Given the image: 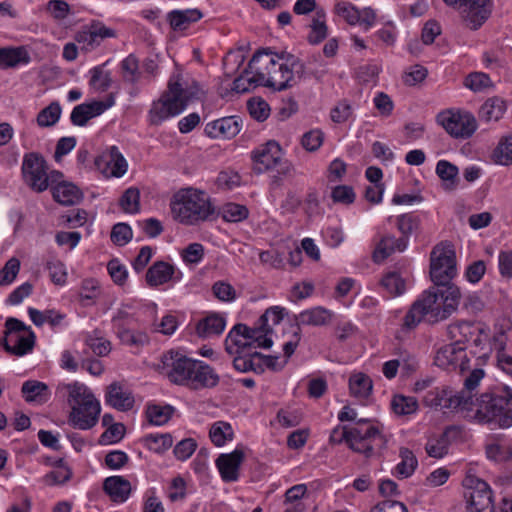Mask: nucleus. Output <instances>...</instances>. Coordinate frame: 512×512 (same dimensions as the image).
I'll return each instance as SVG.
<instances>
[{
    "instance_id": "obj_11",
    "label": "nucleus",
    "mask_w": 512,
    "mask_h": 512,
    "mask_svg": "<svg viewBox=\"0 0 512 512\" xmlns=\"http://www.w3.org/2000/svg\"><path fill=\"white\" fill-rule=\"evenodd\" d=\"M48 165L38 152H29L23 156L22 175L26 184L35 192H43L49 187Z\"/></svg>"
},
{
    "instance_id": "obj_26",
    "label": "nucleus",
    "mask_w": 512,
    "mask_h": 512,
    "mask_svg": "<svg viewBox=\"0 0 512 512\" xmlns=\"http://www.w3.org/2000/svg\"><path fill=\"white\" fill-rule=\"evenodd\" d=\"M174 272L173 265L164 261H157L148 268L145 279L150 287H157L170 281Z\"/></svg>"
},
{
    "instance_id": "obj_43",
    "label": "nucleus",
    "mask_w": 512,
    "mask_h": 512,
    "mask_svg": "<svg viewBox=\"0 0 512 512\" xmlns=\"http://www.w3.org/2000/svg\"><path fill=\"white\" fill-rule=\"evenodd\" d=\"M380 283L391 296L402 295L406 289L405 280L397 272L385 274Z\"/></svg>"
},
{
    "instance_id": "obj_46",
    "label": "nucleus",
    "mask_w": 512,
    "mask_h": 512,
    "mask_svg": "<svg viewBox=\"0 0 512 512\" xmlns=\"http://www.w3.org/2000/svg\"><path fill=\"white\" fill-rule=\"evenodd\" d=\"M23 329H26V325L17 318L10 317L5 322V331L3 337L0 339V345L3 349L12 355V350H9L8 347H12L11 337L15 332H21Z\"/></svg>"
},
{
    "instance_id": "obj_35",
    "label": "nucleus",
    "mask_w": 512,
    "mask_h": 512,
    "mask_svg": "<svg viewBox=\"0 0 512 512\" xmlns=\"http://www.w3.org/2000/svg\"><path fill=\"white\" fill-rule=\"evenodd\" d=\"M392 411L398 416L414 414L418 410V401L415 397L396 394L390 403Z\"/></svg>"
},
{
    "instance_id": "obj_7",
    "label": "nucleus",
    "mask_w": 512,
    "mask_h": 512,
    "mask_svg": "<svg viewBox=\"0 0 512 512\" xmlns=\"http://www.w3.org/2000/svg\"><path fill=\"white\" fill-rule=\"evenodd\" d=\"M269 50H258L249 61V68L252 70L255 64H261L267 71L266 87L274 91H283L295 86L298 83L294 66L291 64L290 55L285 57L277 55L275 59Z\"/></svg>"
},
{
    "instance_id": "obj_29",
    "label": "nucleus",
    "mask_w": 512,
    "mask_h": 512,
    "mask_svg": "<svg viewBox=\"0 0 512 512\" xmlns=\"http://www.w3.org/2000/svg\"><path fill=\"white\" fill-rule=\"evenodd\" d=\"M477 328L472 322L459 321L447 327V335L450 340H453L452 343L465 347V343L476 335Z\"/></svg>"
},
{
    "instance_id": "obj_24",
    "label": "nucleus",
    "mask_w": 512,
    "mask_h": 512,
    "mask_svg": "<svg viewBox=\"0 0 512 512\" xmlns=\"http://www.w3.org/2000/svg\"><path fill=\"white\" fill-rule=\"evenodd\" d=\"M408 241L405 237L395 238L393 235H385L381 238L373 252V261L381 263L394 252H403L407 248Z\"/></svg>"
},
{
    "instance_id": "obj_37",
    "label": "nucleus",
    "mask_w": 512,
    "mask_h": 512,
    "mask_svg": "<svg viewBox=\"0 0 512 512\" xmlns=\"http://www.w3.org/2000/svg\"><path fill=\"white\" fill-rule=\"evenodd\" d=\"M372 388V380L363 373L352 375L349 379L350 393L357 398H367Z\"/></svg>"
},
{
    "instance_id": "obj_54",
    "label": "nucleus",
    "mask_w": 512,
    "mask_h": 512,
    "mask_svg": "<svg viewBox=\"0 0 512 512\" xmlns=\"http://www.w3.org/2000/svg\"><path fill=\"white\" fill-rule=\"evenodd\" d=\"M132 229L126 223H117L111 231V241L118 246L126 245L132 239Z\"/></svg>"
},
{
    "instance_id": "obj_4",
    "label": "nucleus",
    "mask_w": 512,
    "mask_h": 512,
    "mask_svg": "<svg viewBox=\"0 0 512 512\" xmlns=\"http://www.w3.org/2000/svg\"><path fill=\"white\" fill-rule=\"evenodd\" d=\"M170 207L174 219L183 225H199L215 215V207L206 192L192 187L178 190Z\"/></svg>"
},
{
    "instance_id": "obj_15",
    "label": "nucleus",
    "mask_w": 512,
    "mask_h": 512,
    "mask_svg": "<svg viewBox=\"0 0 512 512\" xmlns=\"http://www.w3.org/2000/svg\"><path fill=\"white\" fill-rule=\"evenodd\" d=\"M291 64L294 66L297 80H306L313 78L321 82L327 74V64L322 60L320 54H313L305 62L299 58L290 55Z\"/></svg>"
},
{
    "instance_id": "obj_6",
    "label": "nucleus",
    "mask_w": 512,
    "mask_h": 512,
    "mask_svg": "<svg viewBox=\"0 0 512 512\" xmlns=\"http://www.w3.org/2000/svg\"><path fill=\"white\" fill-rule=\"evenodd\" d=\"M198 92L197 86L195 90L183 88L180 76H172L168 81L167 89L151 105L148 112L150 125H161L167 119L179 115L193 98H197Z\"/></svg>"
},
{
    "instance_id": "obj_19",
    "label": "nucleus",
    "mask_w": 512,
    "mask_h": 512,
    "mask_svg": "<svg viewBox=\"0 0 512 512\" xmlns=\"http://www.w3.org/2000/svg\"><path fill=\"white\" fill-rule=\"evenodd\" d=\"M113 105V101H93L83 103L73 108L70 119L76 126H84L90 119L101 115L106 109Z\"/></svg>"
},
{
    "instance_id": "obj_36",
    "label": "nucleus",
    "mask_w": 512,
    "mask_h": 512,
    "mask_svg": "<svg viewBox=\"0 0 512 512\" xmlns=\"http://www.w3.org/2000/svg\"><path fill=\"white\" fill-rule=\"evenodd\" d=\"M233 367L239 372L253 371L255 373H263V363L257 362V358L254 357V352H245L237 354L233 360Z\"/></svg>"
},
{
    "instance_id": "obj_25",
    "label": "nucleus",
    "mask_w": 512,
    "mask_h": 512,
    "mask_svg": "<svg viewBox=\"0 0 512 512\" xmlns=\"http://www.w3.org/2000/svg\"><path fill=\"white\" fill-rule=\"evenodd\" d=\"M51 191L53 199L65 206L78 204L83 198V193L79 188L70 182H60L53 186Z\"/></svg>"
},
{
    "instance_id": "obj_18",
    "label": "nucleus",
    "mask_w": 512,
    "mask_h": 512,
    "mask_svg": "<svg viewBox=\"0 0 512 512\" xmlns=\"http://www.w3.org/2000/svg\"><path fill=\"white\" fill-rule=\"evenodd\" d=\"M241 130V120L234 117H223L214 120L205 126V133L210 138L231 139Z\"/></svg>"
},
{
    "instance_id": "obj_62",
    "label": "nucleus",
    "mask_w": 512,
    "mask_h": 512,
    "mask_svg": "<svg viewBox=\"0 0 512 512\" xmlns=\"http://www.w3.org/2000/svg\"><path fill=\"white\" fill-rule=\"evenodd\" d=\"M214 296L220 301L231 302L236 298V290L225 281H217L212 286Z\"/></svg>"
},
{
    "instance_id": "obj_31",
    "label": "nucleus",
    "mask_w": 512,
    "mask_h": 512,
    "mask_svg": "<svg viewBox=\"0 0 512 512\" xmlns=\"http://www.w3.org/2000/svg\"><path fill=\"white\" fill-rule=\"evenodd\" d=\"M506 111V103L499 97L488 98L480 107L478 117L486 123L499 121Z\"/></svg>"
},
{
    "instance_id": "obj_3",
    "label": "nucleus",
    "mask_w": 512,
    "mask_h": 512,
    "mask_svg": "<svg viewBox=\"0 0 512 512\" xmlns=\"http://www.w3.org/2000/svg\"><path fill=\"white\" fill-rule=\"evenodd\" d=\"M475 418L482 424L494 428L512 426V389L507 385H497L487 389L477 398Z\"/></svg>"
},
{
    "instance_id": "obj_40",
    "label": "nucleus",
    "mask_w": 512,
    "mask_h": 512,
    "mask_svg": "<svg viewBox=\"0 0 512 512\" xmlns=\"http://www.w3.org/2000/svg\"><path fill=\"white\" fill-rule=\"evenodd\" d=\"M209 436L217 447H221L227 440L233 439L234 433L228 422L218 421L211 426Z\"/></svg>"
},
{
    "instance_id": "obj_14",
    "label": "nucleus",
    "mask_w": 512,
    "mask_h": 512,
    "mask_svg": "<svg viewBox=\"0 0 512 512\" xmlns=\"http://www.w3.org/2000/svg\"><path fill=\"white\" fill-rule=\"evenodd\" d=\"M470 485L464 492L466 500L464 512H492V491L489 485L480 479L468 480Z\"/></svg>"
},
{
    "instance_id": "obj_53",
    "label": "nucleus",
    "mask_w": 512,
    "mask_h": 512,
    "mask_svg": "<svg viewBox=\"0 0 512 512\" xmlns=\"http://www.w3.org/2000/svg\"><path fill=\"white\" fill-rule=\"evenodd\" d=\"M222 214L227 222H239L248 217V209L240 204L228 203L223 207Z\"/></svg>"
},
{
    "instance_id": "obj_5",
    "label": "nucleus",
    "mask_w": 512,
    "mask_h": 512,
    "mask_svg": "<svg viewBox=\"0 0 512 512\" xmlns=\"http://www.w3.org/2000/svg\"><path fill=\"white\" fill-rule=\"evenodd\" d=\"M60 388L68 392L67 402L71 407L69 425L80 430L93 428L98 422L101 406L92 391L77 381L63 384Z\"/></svg>"
},
{
    "instance_id": "obj_28",
    "label": "nucleus",
    "mask_w": 512,
    "mask_h": 512,
    "mask_svg": "<svg viewBox=\"0 0 512 512\" xmlns=\"http://www.w3.org/2000/svg\"><path fill=\"white\" fill-rule=\"evenodd\" d=\"M225 319L219 314H210L196 325V334L203 339L219 336L225 329Z\"/></svg>"
},
{
    "instance_id": "obj_45",
    "label": "nucleus",
    "mask_w": 512,
    "mask_h": 512,
    "mask_svg": "<svg viewBox=\"0 0 512 512\" xmlns=\"http://www.w3.org/2000/svg\"><path fill=\"white\" fill-rule=\"evenodd\" d=\"M173 412L174 407L170 405H149L146 411V415L151 424L160 426L170 420Z\"/></svg>"
},
{
    "instance_id": "obj_64",
    "label": "nucleus",
    "mask_w": 512,
    "mask_h": 512,
    "mask_svg": "<svg viewBox=\"0 0 512 512\" xmlns=\"http://www.w3.org/2000/svg\"><path fill=\"white\" fill-rule=\"evenodd\" d=\"M464 84L467 88L477 92L489 87L491 80L485 73L474 72L466 77Z\"/></svg>"
},
{
    "instance_id": "obj_50",
    "label": "nucleus",
    "mask_w": 512,
    "mask_h": 512,
    "mask_svg": "<svg viewBox=\"0 0 512 512\" xmlns=\"http://www.w3.org/2000/svg\"><path fill=\"white\" fill-rule=\"evenodd\" d=\"M497 164L509 165L512 163V134L500 141L493 154Z\"/></svg>"
},
{
    "instance_id": "obj_2",
    "label": "nucleus",
    "mask_w": 512,
    "mask_h": 512,
    "mask_svg": "<svg viewBox=\"0 0 512 512\" xmlns=\"http://www.w3.org/2000/svg\"><path fill=\"white\" fill-rule=\"evenodd\" d=\"M161 361L163 372L173 384L199 390L215 387L219 383L220 378L211 366L178 351L166 352Z\"/></svg>"
},
{
    "instance_id": "obj_48",
    "label": "nucleus",
    "mask_w": 512,
    "mask_h": 512,
    "mask_svg": "<svg viewBox=\"0 0 512 512\" xmlns=\"http://www.w3.org/2000/svg\"><path fill=\"white\" fill-rule=\"evenodd\" d=\"M259 332H272V328H265L262 323L256 328H250L245 324L238 323L230 331V339L236 335L241 336L245 341H253L260 338Z\"/></svg>"
},
{
    "instance_id": "obj_1",
    "label": "nucleus",
    "mask_w": 512,
    "mask_h": 512,
    "mask_svg": "<svg viewBox=\"0 0 512 512\" xmlns=\"http://www.w3.org/2000/svg\"><path fill=\"white\" fill-rule=\"evenodd\" d=\"M456 254L450 245H436L430 256V277L435 287L424 291L404 317V326L415 328L427 317L430 323L448 319L458 308L460 289L451 284L456 275Z\"/></svg>"
},
{
    "instance_id": "obj_30",
    "label": "nucleus",
    "mask_w": 512,
    "mask_h": 512,
    "mask_svg": "<svg viewBox=\"0 0 512 512\" xmlns=\"http://www.w3.org/2000/svg\"><path fill=\"white\" fill-rule=\"evenodd\" d=\"M435 172L442 181L446 191H453L457 188L460 178L458 167L448 160H440L436 164Z\"/></svg>"
},
{
    "instance_id": "obj_41",
    "label": "nucleus",
    "mask_w": 512,
    "mask_h": 512,
    "mask_svg": "<svg viewBox=\"0 0 512 512\" xmlns=\"http://www.w3.org/2000/svg\"><path fill=\"white\" fill-rule=\"evenodd\" d=\"M147 448L155 453L162 454L171 448L173 444L172 435L165 434H149L143 439Z\"/></svg>"
},
{
    "instance_id": "obj_12",
    "label": "nucleus",
    "mask_w": 512,
    "mask_h": 512,
    "mask_svg": "<svg viewBox=\"0 0 512 512\" xmlns=\"http://www.w3.org/2000/svg\"><path fill=\"white\" fill-rule=\"evenodd\" d=\"M342 439L354 452L362 453L366 457H370L373 454L374 447L372 442L379 441L381 444L385 443L383 435L374 426H368L365 430L360 427H343Z\"/></svg>"
},
{
    "instance_id": "obj_55",
    "label": "nucleus",
    "mask_w": 512,
    "mask_h": 512,
    "mask_svg": "<svg viewBox=\"0 0 512 512\" xmlns=\"http://www.w3.org/2000/svg\"><path fill=\"white\" fill-rule=\"evenodd\" d=\"M336 13L343 17L348 24L356 25L360 20V10L349 2H339L335 5Z\"/></svg>"
},
{
    "instance_id": "obj_47",
    "label": "nucleus",
    "mask_w": 512,
    "mask_h": 512,
    "mask_svg": "<svg viewBox=\"0 0 512 512\" xmlns=\"http://www.w3.org/2000/svg\"><path fill=\"white\" fill-rule=\"evenodd\" d=\"M121 70L126 82L134 84L140 78L139 61L133 54H130L121 62Z\"/></svg>"
},
{
    "instance_id": "obj_21",
    "label": "nucleus",
    "mask_w": 512,
    "mask_h": 512,
    "mask_svg": "<svg viewBox=\"0 0 512 512\" xmlns=\"http://www.w3.org/2000/svg\"><path fill=\"white\" fill-rule=\"evenodd\" d=\"M95 165L99 168L110 169V175L114 177L123 176L128 168L127 161L116 146H112L107 153L95 159Z\"/></svg>"
},
{
    "instance_id": "obj_51",
    "label": "nucleus",
    "mask_w": 512,
    "mask_h": 512,
    "mask_svg": "<svg viewBox=\"0 0 512 512\" xmlns=\"http://www.w3.org/2000/svg\"><path fill=\"white\" fill-rule=\"evenodd\" d=\"M419 225V217L412 213L397 217V228L401 232L402 237H405L406 240L414 231L418 230Z\"/></svg>"
},
{
    "instance_id": "obj_16",
    "label": "nucleus",
    "mask_w": 512,
    "mask_h": 512,
    "mask_svg": "<svg viewBox=\"0 0 512 512\" xmlns=\"http://www.w3.org/2000/svg\"><path fill=\"white\" fill-rule=\"evenodd\" d=\"M434 362L438 367L445 370H455L459 367L461 371H464L469 368L465 347L457 346L454 343L439 348Z\"/></svg>"
},
{
    "instance_id": "obj_49",
    "label": "nucleus",
    "mask_w": 512,
    "mask_h": 512,
    "mask_svg": "<svg viewBox=\"0 0 512 512\" xmlns=\"http://www.w3.org/2000/svg\"><path fill=\"white\" fill-rule=\"evenodd\" d=\"M120 206L126 213H137L140 210V192L137 188H128L120 198Z\"/></svg>"
},
{
    "instance_id": "obj_27",
    "label": "nucleus",
    "mask_w": 512,
    "mask_h": 512,
    "mask_svg": "<svg viewBox=\"0 0 512 512\" xmlns=\"http://www.w3.org/2000/svg\"><path fill=\"white\" fill-rule=\"evenodd\" d=\"M36 341V335L32 331L31 327L26 326L21 332H15L11 337L12 347H8L12 350V355L21 357L32 352Z\"/></svg>"
},
{
    "instance_id": "obj_20",
    "label": "nucleus",
    "mask_w": 512,
    "mask_h": 512,
    "mask_svg": "<svg viewBox=\"0 0 512 512\" xmlns=\"http://www.w3.org/2000/svg\"><path fill=\"white\" fill-rule=\"evenodd\" d=\"M333 312L317 306L300 312L294 316L297 329L301 331V326H326L332 322Z\"/></svg>"
},
{
    "instance_id": "obj_56",
    "label": "nucleus",
    "mask_w": 512,
    "mask_h": 512,
    "mask_svg": "<svg viewBox=\"0 0 512 512\" xmlns=\"http://www.w3.org/2000/svg\"><path fill=\"white\" fill-rule=\"evenodd\" d=\"M252 345L253 342L242 340L241 336L234 335L233 338L230 339V333L225 339V350L230 355L248 352L250 348H252Z\"/></svg>"
},
{
    "instance_id": "obj_22",
    "label": "nucleus",
    "mask_w": 512,
    "mask_h": 512,
    "mask_svg": "<svg viewBox=\"0 0 512 512\" xmlns=\"http://www.w3.org/2000/svg\"><path fill=\"white\" fill-rule=\"evenodd\" d=\"M105 402L119 411H128L135 401L131 392L125 391L120 383L113 382L106 388Z\"/></svg>"
},
{
    "instance_id": "obj_34",
    "label": "nucleus",
    "mask_w": 512,
    "mask_h": 512,
    "mask_svg": "<svg viewBox=\"0 0 512 512\" xmlns=\"http://www.w3.org/2000/svg\"><path fill=\"white\" fill-rule=\"evenodd\" d=\"M30 55L24 47L0 48V67L9 68L30 62Z\"/></svg>"
},
{
    "instance_id": "obj_57",
    "label": "nucleus",
    "mask_w": 512,
    "mask_h": 512,
    "mask_svg": "<svg viewBox=\"0 0 512 512\" xmlns=\"http://www.w3.org/2000/svg\"><path fill=\"white\" fill-rule=\"evenodd\" d=\"M20 270V261L12 257L0 270V285H8L14 281Z\"/></svg>"
},
{
    "instance_id": "obj_42",
    "label": "nucleus",
    "mask_w": 512,
    "mask_h": 512,
    "mask_svg": "<svg viewBox=\"0 0 512 512\" xmlns=\"http://www.w3.org/2000/svg\"><path fill=\"white\" fill-rule=\"evenodd\" d=\"M61 106L57 101L51 102L37 115V124L40 127H51L55 125L61 116Z\"/></svg>"
},
{
    "instance_id": "obj_13",
    "label": "nucleus",
    "mask_w": 512,
    "mask_h": 512,
    "mask_svg": "<svg viewBox=\"0 0 512 512\" xmlns=\"http://www.w3.org/2000/svg\"><path fill=\"white\" fill-rule=\"evenodd\" d=\"M437 121L455 138H469L477 129V121L471 113L443 111L437 115Z\"/></svg>"
},
{
    "instance_id": "obj_52",
    "label": "nucleus",
    "mask_w": 512,
    "mask_h": 512,
    "mask_svg": "<svg viewBox=\"0 0 512 512\" xmlns=\"http://www.w3.org/2000/svg\"><path fill=\"white\" fill-rule=\"evenodd\" d=\"M84 37L89 38L90 47H94L99 45V40L115 37V31L101 24H93L89 31L84 33Z\"/></svg>"
},
{
    "instance_id": "obj_58",
    "label": "nucleus",
    "mask_w": 512,
    "mask_h": 512,
    "mask_svg": "<svg viewBox=\"0 0 512 512\" xmlns=\"http://www.w3.org/2000/svg\"><path fill=\"white\" fill-rule=\"evenodd\" d=\"M112 79L109 72H105L101 66L94 67L91 70L90 85L94 88L106 91L111 85Z\"/></svg>"
},
{
    "instance_id": "obj_17",
    "label": "nucleus",
    "mask_w": 512,
    "mask_h": 512,
    "mask_svg": "<svg viewBox=\"0 0 512 512\" xmlns=\"http://www.w3.org/2000/svg\"><path fill=\"white\" fill-rule=\"evenodd\" d=\"M244 457V452L241 449H235L231 453L220 454L218 456L216 466L223 481L234 482L238 480L239 468L244 461Z\"/></svg>"
},
{
    "instance_id": "obj_44",
    "label": "nucleus",
    "mask_w": 512,
    "mask_h": 512,
    "mask_svg": "<svg viewBox=\"0 0 512 512\" xmlns=\"http://www.w3.org/2000/svg\"><path fill=\"white\" fill-rule=\"evenodd\" d=\"M117 335L121 342L128 346L139 347L149 343V338L146 333L141 331L134 332L123 325H119Z\"/></svg>"
},
{
    "instance_id": "obj_61",
    "label": "nucleus",
    "mask_w": 512,
    "mask_h": 512,
    "mask_svg": "<svg viewBox=\"0 0 512 512\" xmlns=\"http://www.w3.org/2000/svg\"><path fill=\"white\" fill-rule=\"evenodd\" d=\"M324 133L321 130L315 129L306 132L302 136L301 144L304 149L309 152H314L320 148L323 143Z\"/></svg>"
},
{
    "instance_id": "obj_9",
    "label": "nucleus",
    "mask_w": 512,
    "mask_h": 512,
    "mask_svg": "<svg viewBox=\"0 0 512 512\" xmlns=\"http://www.w3.org/2000/svg\"><path fill=\"white\" fill-rule=\"evenodd\" d=\"M460 12L465 25L471 30L479 29L491 16L493 0H443Z\"/></svg>"
},
{
    "instance_id": "obj_8",
    "label": "nucleus",
    "mask_w": 512,
    "mask_h": 512,
    "mask_svg": "<svg viewBox=\"0 0 512 512\" xmlns=\"http://www.w3.org/2000/svg\"><path fill=\"white\" fill-rule=\"evenodd\" d=\"M251 159L253 171L257 174L276 169L279 174L289 176L293 171V165L283 159L282 148L274 140H270L252 151Z\"/></svg>"
},
{
    "instance_id": "obj_39",
    "label": "nucleus",
    "mask_w": 512,
    "mask_h": 512,
    "mask_svg": "<svg viewBox=\"0 0 512 512\" xmlns=\"http://www.w3.org/2000/svg\"><path fill=\"white\" fill-rule=\"evenodd\" d=\"M310 29L311 31L307 36V40L310 44H319L327 37L328 28L325 22L324 12H316L310 24Z\"/></svg>"
},
{
    "instance_id": "obj_59",
    "label": "nucleus",
    "mask_w": 512,
    "mask_h": 512,
    "mask_svg": "<svg viewBox=\"0 0 512 512\" xmlns=\"http://www.w3.org/2000/svg\"><path fill=\"white\" fill-rule=\"evenodd\" d=\"M85 343L99 357L106 356L111 351L110 341L96 335H88Z\"/></svg>"
},
{
    "instance_id": "obj_32",
    "label": "nucleus",
    "mask_w": 512,
    "mask_h": 512,
    "mask_svg": "<svg viewBox=\"0 0 512 512\" xmlns=\"http://www.w3.org/2000/svg\"><path fill=\"white\" fill-rule=\"evenodd\" d=\"M203 14L198 9L173 10L168 13V21L173 30H185L190 24L199 21Z\"/></svg>"
},
{
    "instance_id": "obj_33",
    "label": "nucleus",
    "mask_w": 512,
    "mask_h": 512,
    "mask_svg": "<svg viewBox=\"0 0 512 512\" xmlns=\"http://www.w3.org/2000/svg\"><path fill=\"white\" fill-rule=\"evenodd\" d=\"M21 392L26 402L44 403L49 398V387L37 380L25 381Z\"/></svg>"
},
{
    "instance_id": "obj_10",
    "label": "nucleus",
    "mask_w": 512,
    "mask_h": 512,
    "mask_svg": "<svg viewBox=\"0 0 512 512\" xmlns=\"http://www.w3.org/2000/svg\"><path fill=\"white\" fill-rule=\"evenodd\" d=\"M423 403L430 408L454 411L458 408L469 410L473 400L466 392L454 393L450 387L443 386L429 390L423 397Z\"/></svg>"
},
{
    "instance_id": "obj_63",
    "label": "nucleus",
    "mask_w": 512,
    "mask_h": 512,
    "mask_svg": "<svg viewBox=\"0 0 512 512\" xmlns=\"http://www.w3.org/2000/svg\"><path fill=\"white\" fill-rule=\"evenodd\" d=\"M196 448V441L193 438H186L176 444L173 453L178 460L185 461L191 457Z\"/></svg>"
},
{
    "instance_id": "obj_38",
    "label": "nucleus",
    "mask_w": 512,
    "mask_h": 512,
    "mask_svg": "<svg viewBox=\"0 0 512 512\" xmlns=\"http://www.w3.org/2000/svg\"><path fill=\"white\" fill-rule=\"evenodd\" d=\"M400 463L396 466L397 475L400 478L410 477L418 466V461L413 452L406 448L401 447L399 450Z\"/></svg>"
},
{
    "instance_id": "obj_60",
    "label": "nucleus",
    "mask_w": 512,
    "mask_h": 512,
    "mask_svg": "<svg viewBox=\"0 0 512 512\" xmlns=\"http://www.w3.org/2000/svg\"><path fill=\"white\" fill-rule=\"evenodd\" d=\"M72 476V471L66 465H64L63 459H59L56 463V467L53 471L47 474L46 479L51 484H63L68 481Z\"/></svg>"
},
{
    "instance_id": "obj_23",
    "label": "nucleus",
    "mask_w": 512,
    "mask_h": 512,
    "mask_svg": "<svg viewBox=\"0 0 512 512\" xmlns=\"http://www.w3.org/2000/svg\"><path fill=\"white\" fill-rule=\"evenodd\" d=\"M103 490L113 502L123 503L129 498L132 487L123 476H110L104 480Z\"/></svg>"
}]
</instances>
